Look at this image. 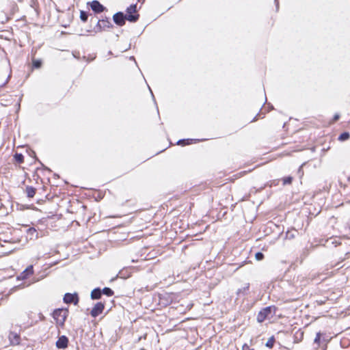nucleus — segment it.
<instances>
[{
  "label": "nucleus",
  "instance_id": "obj_1",
  "mask_svg": "<svg viewBox=\"0 0 350 350\" xmlns=\"http://www.w3.org/2000/svg\"><path fill=\"white\" fill-rule=\"evenodd\" d=\"M68 314V311L66 309L58 308L54 310L53 317L57 326L62 327L64 325Z\"/></svg>",
  "mask_w": 350,
  "mask_h": 350
},
{
  "label": "nucleus",
  "instance_id": "obj_2",
  "mask_svg": "<svg viewBox=\"0 0 350 350\" xmlns=\"http://www.w3.org/2000/svg\"><path fill=\"white\" fill-rule=\"evenodd\" d=\"M275 313V308L269 306L262 309L258 314L257 320L258 322H263L267 319H271L273 314Z\"/></svg>",
  "mask_w": 350,
  "mask_h": 350
},
{
  "label": "nucleus",
  "instance_id": "obj_3",
  "mask_svg": "<svg viewBox=\"0 0 350 350\" xmlns=\"http://www.w3.org/2000/svg\"><path fill=\"white\" fill-rule=\"evenodd\" d=\"M137 11L136 5H131L129 8H127V14L125 15L126 16V20L131 22H135L138 19V14L133 15Z\"/></svg>",
  "mask_w": 350,
  "mask_h": 350
},
{
  "label": "nucleus",
  "instance_id": "obj_4",
  "mask_svg": "<svg viewBox=\"0 0 350 350\" xmlns=\"http://www.w3.org/2000/svg\"><path fill=\"white\" fill-rule=\"evenodd\" d=\"M113 21L114 22L119 26H122L125 20L126 19V16L124 15L122 12L116 13L113 15Z\"/></svg>",
  "mask_w": 350,
  "mask_h": 350
},
{
  "label": "nucleus",
  "instance_id": "obj_5",
  "mask_svg": "<svg viewBox=\"0 0 350 350\" xmlns=\"http://www.w3.org/2000/svg\"><path fill=\"white\" fill-rule=\"evenodd\" d=\"M104 310V305L101 302L97 303L91 311V315L94 317L98 316L103 312Z\"/></svg>",
  "mask_w": 350,
  "mask_h": 350
},
{
  "label": "nucleus",
  "instance_id": "obj_6",
  "mask_svg": "<svg viewBox=\"0 0 350 350\" xmlns=\"http://www.w3.org/2000/svg\"><path fill=\"white\" fill-rule=\"evenodd\" d=\"M68 339L66 336H60L56 341V347L58 349H65L68 347Z\"/></svg>",
  "mask_w": 350,
  "mask_h": 350
},
{
  "label": "nucleus",
  "instance_id": "obj_7",
  "mask_svg": "<svg viewBox=\"0 0 350 350\" xmlns=\"http://www.w3.org/2000/svg\"><path fill=\"white\" fill-rule=\"evenodd\" d=\"M78 300L79 299L77 294L66 293L64 297V301L66 304L73 303L77 304Z\"/></svg>",
  "mask_w": 350,
  "mask_h": 350
},
{
  "label": "nucleus",
  "instance_id": "obj_8",
  "mask_svg": "<svg viewBox=\"0 0 350 350\" xmlns=\"http://www.w3.org/2000/svg\"><path fill=\"white\" fill-rule=\"evenodd\" d=\"M90 5L92 10L96 13H100L105 10L104 6L98 1H93L90 3Z\"/></svg>",
  "mask_w": 350,
  "mask_h": 350
},
{
  "label": "nucleus",
  "instance_id": "obj_9",
  "mask_svg": "<svg viewBox=\"0 0 350 350\" xmlns=\"http://www.w3.org/2000/svg\"><path fill=\"white\" fill-rule=\"evenodd\" d=\"M33 273V266L29 265L25 271H23L20 275L18 276V280H25L29 275H31Z\"/></svg>",
  "mask_w": 350,
  "mask_h": 350
},
{
  "label": "nucleus",
  "instance_id": "obj_10",
  "mask_svg": "<svg viewBox=\"0 0 350 350\" xmlns=\"http://www.w3.org/2000/svg\"><path fill=\"white\" fill-rule=\"evenodd\" d=\"M9 340L12 345H18L20 342V337L15 332H10L9 334Z\"/></svg>",
  "mask_w": 350,
  "mask_h": 350
},
{
  "label": "nucleus",
  "instance_id": "obj_11",
  "mask_svg": "<svg viewBox=\"0 0 350 350\" xmlns=\"http://www.w3.org/2000/svg\"><path fill=\"white\" fill-rule=\"evenodd\" d=\"M101 296V291L99 288L94 289L91 293V297L93 299H99Z\"/></svg>",
  "mask_w": 350,
  "mask_h": 350
},
{
  "label": "nucleus",
  "instance_id": "obj_12",
  "mask_svg": "<svg viewBox=\"0 0 350 350\" xmlns=\"http://www.w3.org/2000/svg\"><path fill=\"white\" fill-rule=\"evenodd\" d=\"M26 193L29 198H33L36 193V191L33 187H27L26 188Z\"/></svg>",
  "mask_w": 350,
  "mask_h": 350
},
{
  "label": "nucleus",
  "instance_id": "obj_13",
  "mask_svg": "<svg viewBox=\"0 0 350 350\" xmlns=\"http://www.w3.org/2000/svg\"><path fill=\"white\" fill-rule=\"evenodd\" d=\"M350 137V135L349 133H342L341 135H340V136L338 137V139L340 141H345V140H347Z\"/></svg>",
  "mask_w": 350,
  "mask_h": 350
},
{
  "label": "nucleus",
  "instance_id": "obj_14",
  "mask_svg": "<svg viewBox=\"0 0 350 350\" xmlns=\"http://www.w3.org/2000/svg\"><path fill=\"white\" fill-rule=\"evenodd\" d=\"M36 232V230L33 228H30L27 230V233L30 236V239H33V237H37V234H35Z\"/></svg>",
  "mask_w": 350,
  "mask_h": 350
},
{
  "label": "nucleus",
  "instance_id": "obj_15",
  "mask_svg": "<svg viewBox=\"0 0 350 350\" xmlns=\"http://www.w3.org/2000/svg\"><path fill=\"white\" fill-rule=\"evenodd\" d=\"M109 24H110V23L108 21H105V20L99 21L98 23V25L100 27H109Z\"/></svg>",
  "mask_w": 350,
  "mask_h": 350
},
{
  "label": "nucleus",
  "instance_id": "obj_16",
  "mask_svg": "<svg viewBox=\"0 0 350 350\" xmlns=\"http://www.w3.org/2000/svg\"><path fill=\"white\" fill-rule=\"evenodd\" d=\"M88 15L85 12L81 11L80 18L81 19V21H83V22H85L88 20Z\"/></svg>",
  "mask_w": 350,
  "mask_h": 350
},
{
  "label": "nucleus",
  "instance_id": "obj_17",
  "mask_svg": "<svg viewBox=\"0 0 350 350\" xmlns=\"http://www.w3.org/2000/svg\"><path fill=\"white\" fill-rule=\"evenodd\" d=\"M15 159L16 161L18 162V163H23V156L21 154H16L15 156Z\"/></svg>",
  "mask_w": 350,
  "mask_h": 350
},
{
  "label": "nucleus",
  "instance_id": "obj_18",
  "mask_svg": "<svg viewBox=\"0 0 350 350\" xmlns=\"http://www.w3.org/2000/svg\"><path fill=\"white\" fill-rule=\"evenodd\" d=\"M103 292L107 296H111L113 295V291L109 288H104Z\"/></svg>",
  "mask_w": 350,
  "mask_h": 350
},
{
  "label": "nucleus",
  "instance_id": "obj_19",
  "mask_svg": "<svg viewBox=\"0 0 350 350\" xmlns=\"http://www.w3.org/2000/svg\"><path fill=\"white\" fill-rule=\"evenodd\" d=\"M321 337V333L318 332L317 334L316 337H315L314 340V343H317V344L319 345Z\"/></svg>",
  "mask_w": 350,
  "mask_h": 350
},
{
  "label": "nucleus",
  "instance_id": "obj_20",
  "mask_svg": "<svg viewBox=\"0 0 350 350\" xmlns=\"http://www.w3.org/2000/svg\"><path fill=\"white\" fill-rule=\"evenodd\" d=\"M255 257L257 260H261L263 259L264 255L261 252H257Z\"/></svg>",
  "mask_w": 350,
  "mask_h": 350
},
{
  "label": "nucleus",
  "instance_id": "obj_21",
  "mask_svg": "<svg viewBox=\"0 0 350 350\" xmlns=\"http://www.w3.org/2000/svg\"><path fill=\"white\" fill-rule=\"evenodd\" d=\"M292 181V178L291 176L286 177L283 179L284 185L290 184Z\"/></svg>",
  "mask_w": 350,
  "mask_h": 350
},
{
  "label": "nucleus",
  "instance_id": "obj_22",
  "mask_svg": "<svg viewBox=\"0 0 350 350\" xmlns=\"http://www.w3.org/2000/svg\"><path fill=\"white\" fill-rule=\"evenodd\" d=\"M273 338H270L266 343V346L269 348H271L273 345Z\"/></svg>",
  "mask_w": 350,
  "mask_h": 350
},
{
  "label": "nucleus",
  "instance_id": "obj_23",
  "mask_svg": "<svg viewBox=\"0 0 350 350\" xmlns=\"http://www.w3.org/2000/svg\"><path fill=\"white\" fill-rule=\"evenodd\" d=\"M33 66L36 68H38L41 66V62L40 60H34L33 62Z\"/></svg>",
  "mask_w": 350,
  "mask_h": 350
},
{
  "label": "nucleus",
  "instance_id": "obj_24",
  "mask_svg": "<svg viewBox=\"0 0 350 350\" xmlns=\"http://www.w3.org/2000/svg\"><path fill=\"white\" fill-rule=\"evenodd\" d=\"M242 350H254V349H250V347L247 344H245L243 345Z\"/></svg>",
  "mask_w": 350,
  "mask_h": 350
},
{
  "label": "nucleus",
  "instance_id": "obj_25",
  "mask_svg": "<svg viewBox=\"0 0 350 350\" xmlns=\"http://www.w3.org/2000/svg\"><path fill=\"white\" fill-rule=\"evenodd\" d=\"M340 116L338 114H336L334 117V121H336L339 119Z\"/></svg>",
  "mask_w": 350,
  "mask_h": 350
},
{
  "label": "nucleus",
  "instance_id": "obj_26",
  "mask_svg": "<svg viewBox=\"0 0 350 350\" xmlns=\"http://www.w3.org/2000/svg\"><path fill=\"white\" fill-rule=\"evenodd\" d=\"M185 140H180V141L178 142V144H185Z\"/></svg>",
  "mask_w": 350,
  "mask_h": 350
}]
</instances>
